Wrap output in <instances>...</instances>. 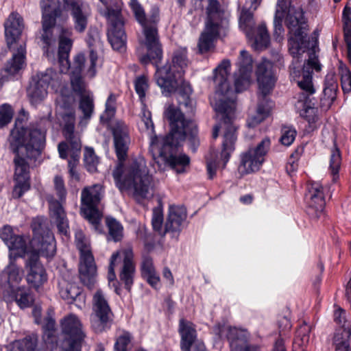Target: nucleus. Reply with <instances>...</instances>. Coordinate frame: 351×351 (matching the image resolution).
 <instances>
[{"label": "nucleus", "mask_w": 351, "mask_h": 351, "mask_svg": "<svg viewBox=\"0 0 351 351\" xmlns=\"http://www.w3.org/2000/svg\"><path fill=\"white\" fill-rule=\"evenodd\" d=\"M285 25L288 29V47L290 54L296 58L310 49H314L317 44V38L308 35L309 30L308 19L302 8L290 9L285 16Z\"/></svg>", "instance_id": "6"}, {"label": "nucleus", "mask_w": 351, "mask_h": 351, "mask_svg": "<svg viewBox=\"0 0 351 351\" xmlns=\"http://www.w3.org/2000/svg\"><path fill=\"white\" fill-rule=\"evenodd\" d=\"M311 327L308 325L305 322H303L295 332V337L293 340V348L297 346L302 348L308 343L309 341V334L311 332Z\"/></svg>", "instance_id": "44"}, {"label": "nucleus", "mask_w": 351, "mask_h": 351, "mask_svg": "<svg viewBox=\"0 0 351 351\" xmlns=\"http://www.w3.org/2000/svg\"><path fill=\"white\" fill-rule=\"evenodd\" d=\"M305 200L306 213L311 220L317 221L324 215L325 189L320 183L313 182L308 184Z\"/></svg>", "instance_id": "14"}, {"label": "nucleus", "mask_w": 351, "mask_h": 351, "mask_svg": "<svg viewBox=\"0 0 351 351\" xmlns=\"http://www.w3.org/2000/svg\"><path fill=\"white\" fill-rule=\"evenodd\" d=\"M49 208L50 217L57 227L58 234L65 237L69 236V219L60 202L58 200L50 202Z\"/></svg>", "instance_id": "21"}, {"label": "nucleus", "mask_w": 351, "mask_h": 351, "mask_svg": "<svg viewBox=\"0 0 351 351\" xmlns=\"http://www.w3.org/2000/svg\"><path fill=\"white\" fill-rule=\"evenodd\" d=\"M52 69H47L45 73L37 74L32 77V82L27 89V94L32 103L42 101L47 95V88L53 81Z\"/></svg>", "instance_id": "17"}, {"label": "nucleus", "mask_w": 351, "mask_h": 351, "mask_svg": "<svg viewBox=\"0 0 351 351\" xmlns=\"http://www.w3.org/2000/svg\"><path fill=\"white\" fill-rule=\"evenodd\" d=\"M342 163L341 152L337 141H333V147L330 149L328 170L332 176V180L336 182L339 178V171Z\"/></svg>", "instance_id": "35"}, {"label": "nucleus", "mask_w": 351, "mask_h": 351, "mask_svg": "<svg viewBox=\"0 0 351 351\" xmlns=\"http://www.w3.org/2000/svg\"><path fill=\"white\" fill-rule=\"evenodd\" d=\"M172 64L167 62L164 66L160 67L159 64H152L156 68L155 80L156 84L162 89V93L169 95L174 93L178 85V78L184 73L183 69L188 65V49L186 47H179L173 51Z\"/></svg>", "instance_id": "7"}, {"label": "nucleus", "mask_w": 351, "mask_h": 351, "mask_svg": "<svg viewBox=\"0 0 351 351\" xmlns=\"http://www.w3.org/2000/svg\"><path fill=\"white\" fill-rule=\"evenodd\" d=\"M62 298L68 303H73L78 297L81 296L82 290L75 285H68L64 289L60 292Z\"/></svg>", "instance_id": "54"}, {"label": "nucleus", "mask_w": 351, "mask_h": 351, "mask_svg": "<svg viewBox=\"0 0 351 351\" xmlns=\"http://www.w3.org/2000/svg\"><path fill=\"white\" fill-rule=\"evenodd\" d=\"M279 337L276 339L271 351H287L284 339L281 337L285 335L286 331H289L291 328V324L289 319L283 317L278 322Z\"/></svg>", "instance_id": "41"}, {"label": "nucleus", "mask_w": 351, "mask_h": 351, "mask_svg": "<svg viewBox=\"0 0 351 351\" xmlns=\"http://www.w3.org/2000/svg\"><path fill=\"white\" fill-rule=\"evenodd\" d=\"M230 66V61L225 59L214 70L215 80L218 84L217 91L220 93L224 98H227L226 96L231 90L230 85L227 80Z\"/></svg>", "instance_id": "27"}, {"label": "nucleus", "mask_w": 351, "mask_h": 351, "mask_svg": "<svg viewBox=\"0 0 351 351\" xmlns=\"http://www.w3.org/2000/svg\"><path fill=\"white\" fill-rule=\"evenodd\" d=\"M31 228L33 238V250L30 253H37L40 256L53 258L56 252V243L53 232L47 227L43 219L36 217L33 219Z\"/></svg>", "instance_id": "10"}, {"label": "nucleus", "mask_w": 351, "mask_h": 351, "mask_svg": "<svg viewBox=\"0 0 351 351\" xmlns=\"http://www.w3.org/2000/svg\"><path fill=\"white\" fill-rule=\"evenodd\" d=\"M25 49L22 45H20L17 49V53H14L12 58L9 60L5 65L3 71L5 75L3 76V78H5V80H10L23 68L25 59Z\"/></svg>", "instance_id": "30"}, {"label": "nucleus", "mask_w": 351, "mask_h": 351, "mask_svg": "<svg viewBox=\"0 0 351 351\" xmlns=\"http://www.w3.org/2000/svg\"><path fill=\"white\" fill-rule=\"evenodd\" d=\"M84 162L86 170L90 173L97 171V166L99 164V158L96 156L93 147H86L84 153Z\"/></svg>", "instance_id": "49"}, {"label": "nucleus", "mask_w": 351, "mask_h": 351, "mask_svg": "<svg viewBox=\"0 0 351 351\" xmlns=\"http://www.w3.org/2000/svg\"><path fill=\"white\" fill-rule=\"evenodd\" d=\"M186 217V208L184 206H171L165 225V234L171 232L178 236L184 228Z\"/></svg>", "instance_id": "20"}, {"label": "nucleus", "mask_w": 351, "mask_h": 351, "mask_svg": "<svg viewBox=\"0 0 351 351\" xmlns=\"http://www.w3.org/2000/svg\"><path fill=\"white\" fill-rule=\"evenodd\" d=\"M27 282L35 289H38L47 281L46 269L37 253H30L25 265Z\"/></svg>", "instance_id": "15"}, {"label": "nucleus", "mask_w": 351, "mask_h": 351, "mask_svg": "<svg viewBox=\"0 0 351 351\" xmlns=\"http://www.w3.org/2000/svg\"><path fill=\"white\" fill-rule=\"evenodd\" d=\"M104 195V189L100 184L85 186L81 192L82 208L98 206Z\"/></svg>", "instance_id": "25"}, {"label": "nucleus", "mask_w": 351, "mask_h": 351, "mask_svg": "<svg viewBox=\"0 0 351 351\" xmlns=\"http://www.w3.org/2000/svg\"><path fill=\"white\" fill-rule=\"evenodd\" d=\"M73 23V29L78 34H83L88 24V14L84 10L71 15Z\"/></svg>", "instance_id": "46"}, {"label": "nucleus", "mask_w": 351, "mask_h": 351, "mask_svg": "<svg viewBox=\"0 0 351 351\" xmlns=\"http://www.w3.org/2000/svg\"><path fill=\"white\" fill-rule=\"evenodd\" d=\"M252 9L243 8L239 18L240 26L243 29L247 37L252 38L255 31L254 14Z\"/></svg>", "instance_id": "38"}, {"label": "nucleus", "mask_w": 351, "mask_h": 351, "mask_svg": "<svg viewBox=\"0 0 351 351\" xmlns=\"http://www.w3.org/2000/svg\"><path fill=\"white\" fill-rule=\"evenodd\" d=\"M38 337L36 334L26 335L22 339L15 341L10 351H40L38 348Z\"/></svg>", "instance_id": "36"}, {"label": "nucleus", "mask_w": 351, "mask_h": 351, "mask_svg": "<svg viewBox=\"0 0 351 351\" xmlns=\"http://www.w3.org/2000/svg\"><path fill=\"white\" fill-rule=\"evenodd\" d=\"M59 0H40V7L42 12V33L40 40L44 53L48 54L54 45L56 38L53 29L56 19L62 14V10L59 5Z\"/></svg>", "instance_id": "9"}, {"label": "nucleus", "mask_w": 351, "mask_h": 351, "mask_svg": "<svg viewBox=\"0 0 351 351\" xmlns=\"http://www.w3.org/2000/svg\"><path fill=\"white\" fill-rule=\"evenodd\" d=\"M256 75L262 98L258 104L257 117H254L253 121L256 124H258L270 114L273 102L267 97L273 91L277 78L272 64L267 60L263 61L257 65Z\"/></svg>", "instance_id": "8"}, {"label": "nucleus", "mask_w": 351, "mask_h": 351, "mask_svg": "<svg viewBox=\"0 0 351 351\" xmlns=\"http://www.w3.org/2000/svg\"><path fill=\"white\" fill-rule=\"evenodd\" d=\"M75 125L73 123H66L62 128V134L64 137L70 145L73 152H80L81 143L75 135Z\"/></svg>", "instance_id": "40"}, {"label": "nucleus", "mask_w": 351, "mask_h": 351, "mask_svg": "<svg viewBox=\"0 0 351 351\" xmlns=\"http://www.w3.org/2000/svg\"><path fill=\"white\" fill-rule=\"evenodd\" d=\"M5 245L10 252V258H23L27 254V241L23 234H17Z\"/></svg>", "instance_id": "34"}, {"label": "nucleus", "mask_w": 351, "mask_h": 351, "mask_svg": "<svg viewBox=\"0 0 351 351\" xmlns=\"http://www.w3.org/2000/svg\"><path fill=\"white\" fill-rule=\"evenodd\" d=\"M14 164L15 184L12 196L14 199H19L30 189L29 163L17 160Z\"/></svg>", "instance_id": "19"}, {"label": "nucleus", "mask_w": 351, "mask_h": 351, "mask_svg": "<svg viewBox=\"0 0 351 351\" xmlns=\"http://www.w3.org/2000/svg\"><path fill=\"white\" fill-rule=\"evenodd\" d=\"M271 146V141L269 138H264L255 148H250L255 155H256L261 160L265 162V156L268 153Z\"/></svg>", "instance_id": "60"}, {"label": "nucleus", "mask_w": 351, "mask_h": 351, "mask_svg": "<svg viewBox=\"0 0 351 351\" xmlns=\"http://www.w3.org/2000/svg\"><path fill=\"white\" fill-rule=\"evenodd\" d=\"M86 42L88 49L103 48V42L101 39V34L98 29L95 27H91L87 33Z\"/></svg>", "instance_id": "52"}, {"label": "nucleus", "mask_w": 351, "mask_h": 351, "mask_svg": "<svg viewBox=\"0 0 351 351\" xmlns=\"http://www.w3.org/2000/svg\"><path fill=\"white\" fill-rule=\"evenodd\" d=\"M165 118L169 123V134L162 138L160 143L156 135L152 137L150 146L152 148H159V157L165 163L177 173H182L184 172V168L190 164V158L186 154L177 156L179 148L185 141L187 123L184 114L180 110L173 108H169L166 112Z\"/></svg>", "instance_id": "2"}, {"label": "nucleus", "mask_w": 351, "mask_h": 351, "mask_svg": "<svg viewBox=\"0 0 351 351\" xmlns=\"http://www.w3.org/2000/svg\"><path fill=\"white\" fill-rule=\"evenodd\" d=\"M61 351H82L86 335L82 324L75 315H70L62 322Z\"/></svg>", "instance_id": "11"}, {"label": "nucleus", "mask_w": 351, "mask_h": 351, "mask_svg": "<svg viewBox=\"0 0 351 351\" xmlns=\"http://www.w3.org/2000/svg\"><path fill=\"white\" fill-rule=\"evenodd\" d=\"M215 40L216 39L202 33L197 43L198 53L202 55L209 52L212 49H214V42Z\"/></svg>", "instance_id": "58"}, {"label": "nucleus", "mask_w": 351, "mask_h": 351, "mask_svg": "<svg viewBox=\"0 0 351 351\" xmlns=\"http://www.w3.org/2000/svg\"><path fill=\"white\" fill-rule=\"evenodd\" d=\"M71 314L69 315V316ZM68 317V315H67ZM64 317L61 322L63 321ZM62 324V322H60V325ZM62 328V326H60ZM42 331H43V339L45 342L46 344L49 345L51 348H56L58 346L60 347V341L62 338V332H60V339H58V337L56 334L57 332V328H56V320L53 317H52L50 315H47L44 318L43 320V325L42 326Z\"/></svg>", "instance_id": "26"}, {"label": "nucleus", "mask_w": 351, "mask_h": 351, "mask_svg": "<svg viewBox=\"0 0 351 351\" xmlns=\"http://www.w3.org/2000/svg\"><path fill=\"white\" fill-rule=\"evenodd\" d=\"M10 296L21 309L30 307L34 303V297L31 290L26 287H17L11 289Z\"/></svg>", "instance_id": "31"}, {"label": "nucleus", "mask_w": 351, "mask_h": 351, "mask_svg": "<svg viewBox=\"0 0 351 351\" xmlns=\"http://www.w3.org/2000/svg\"><path fill=\"white\" fill-rule=\"evenodd\" d=\"M62 9L72 15L83 10V3L80 0H62Z\"/></svg>", "instance_id": "63"}, {"label": "nucleus", "mask_w": 351, "mask_h": 351, "mask_svg": "<svg viewBox=\"0 0 351 351\" xmlns=\"http://www.w3.org/2000/svg\"><path fill=\"white\" fill-rule=\"evenodd\" d=\"M270 43L269 34L265 23H261L257 28V34L254 37V45L256 48H267Z\"/></svg>", "instance_id": "47"}, {"label": "nucleus", "mask_w": 351, "mask_h": 351, "mask_svg": "<svg viewBox=\"0 0 351 351\" xmlns=\"http://www.w3.org/2000/svg\"><path fill=\"white\" fill-rule=\"evenodd\" d=\"M208 5L206 8V19H222L223 11L218 0H207Z\"/></svg>", "instance_id": "56"}, {"label": "nucleus", "mask_w": 351, "mask_h": 351, "mask_svg": "<svg viewBox=\"0 0 351 351\" xmlns=\"http://www.w3.org/2000/svg\"><path fill=\"white\" fill-rule=\"evenodd\" d=\"M93 311L96 318L91 325L94 332L100 334L110 330L114 314L101 289L97 290L93 295Z\"/></svg>", "instance_id": "13"}, {"label": "nucleus", "mask_w": 351, "mask_h": 351, "mask_svg": "<svg viewBox=\"0 0 351 351\" xmlns=\"http://www.w3.org/2000/svg\"><path fill=\"white\" fill-rule=\"evenodd\" d=\"M221 21L218 19H206V29L202 33L217 40L219 36Z\"/></svg>", "instance_id": "53"}, {"label": "nucleus", "mask_w": 351, "mask_h": 351, "mask_svg": "<svg viewBox=\"0 0 351 351\" xmlns=\"http://www.w3.org/2000/svg\"><path fill=\"white\" fill-rule=\"evenodd\" d=\"M79 109L83 114L84 119H90L94 112L95 104L93 95L89 93L82 95L79 99Z\"/></svg>", "instance_id": "45"}, {"label": "nucleus", "mask_w": 351, "mask_h": 351, "mask_svg": "<svg viewBox=\"0 0 351 351\" xmlns=\"http://www.w3.org/2000/svg\"><path fill=\"white\" fill-rule=\"evenodd\" d=\"M252 70V59L250 53L242 50L240 52L239 75L234 80V88L237 93H241L245 89V84L248 82Z\"/></svg>", "instance_id": "22"}, {"label": "nucleus", "mask_w": 351, "mask_h": 351, "mask_svg": "<svg viewBox=\"0 0 351 351\" xmlns=\"http://www.w3.org/2000/svg\"><path fill=\"white\" fill-rule=\"evenodd\" d=\"M135 265L132 261V256L126 254L123 258V263L119 274L120 280L124 284L125 289L130 292L134 284Z\"/></svg>", "instance_id": "33"}, {"label": "nucleus", "mask_w": 351, "mask_h": 351, "mask_svg": "<svg viewBox=\"0 0 351 351\" xmlns=\"http://www.w3.org/2000/svg\"><path fill=\"white\" fill-rule=\"evenodd\" d=\"M22 29V19L12 13L5 23V36L10 50L12 49V45L19 38Z\"/></svg>", "instance_id": "28"}, {"label": "nucleus", "mask_w": 351, "mask_h": 351, "mask_svg": "<svg viewBox=\"0 0 351 351\" xmlns=\"http://www.w3.org/2000/svg\"><path fill=\"white\" fill-rule=\"evenodd\" d=\"M14 110L11 105L3 104L0 106V128L8 125L12 120Z\"/></svg>", "instance_id": "59"}, {"label": "nucleus", "mask_w": 351, "mask_h": 351, "mask_svg": "<svg viewBox=\"0 0 351 351\" xmlns=\"http://www.w3.org/2000/svg\"><path fill=\"white\" fill-rule=\"evenodd\" d=\"M4 274L7 276V282L10 290L16 289L17 285L22 279L19 268L16 265L12 264L6 267Z\"/></svg>", "instance_id": "50"}, {"label": "nucleus", "mask_w": 351, "mask_h": 351, "mask_svg": "<svg viewBox=\"0 0 351 351\" xmlns=\"http://www.w3.org/2000/svg\"><path fill=\"white\" fill-rule=\"evenodd\" d=\"M264 161L261 160L250 149L240 154V163L238 166V172L241 176L248 175L258 171Z\"/></svg>", "instance_id": "24"}, {"label": "nucleus", "mask_w": 351, "mask_h": 351, "mask_svg": "<svg viewBox=\"0 0 351 351\" xmlns=\"http://www.w3.org/2000/svg\"><path fill=\"white\" fill-rule=\"evenodd\" d=\"M236 102L229 98H221L217 101L215 110L220 117L219 125L213 127V137L217 138L221 128L223 130L221 157L226 165L230 160L231 154L235 149V143L237 141L238 129L234 123Z\"/></svg>", "instance_id": "5"}, {"label": "nucleus", "mask_w": 351, "mask_h": 351, "mask_svg": "<svg viewBox=\"0 0 351 351\" xmlns=\"http://www.w3.org/2000/svg\"><path fill=\"white\" fill-rule=\"evenodd\" d=\"M296 134L297 132L293 126H285L282 128L280 141L282 145L289 146L293 143Z\"/></svg>", "instance_id": "62"}, {"label": "nucleus", "mask_w": 351, "mask_h": 351, "mask_svg": "<svg viewBox=\"0 0 351 351\" xmlns=\"http://www.w3.org/2000/svg\"><path fill=\"white\" fill-rule=\"evenodd\" d=\"M251 335L247 330L241 328H230L226 339L229 343L230 351H260V346L250 343Z\"/></svg>", "instance_id": "16"}, {"label": "nucleus", "mask_w": 351, "mask_h": 351, "mask_svg": "<svg viewBox=\"0 0 351 351\" xmlns=\"http://www.w3.org/2000/svg\"><path fill=\"white\" fill-rule=\"evenodd\" d=\"M76 247L80 252L79 272L81 282L89 289H92L95 283L97 267L94 256L88 248L86 238L82 232L75 234Z\"/></svg>", "instance_id": "12"}, {"label": "nucleus", "mask_w": 351, "mask_h": 351, "mask_svg": "<svg viewBox=\"0 0 351 351\" xmlns=\"http://www.w3.org/2000/svg\"><path fill=\"white\" fill-rule=\"evenodd\" d=\"M85 218L90 223L95 230L101 232V220L102 214L99 210L98 206L84 207L81 208Z\"/></svg>", "instance_id": "39"}, {"label": "nucleus", "mask_w": 351, "mask_h": 351, "mask_svg": "<svg viewBox=\"0 0 351 351\" xmlns=\"http://www.w3.org/2000/svg\"><path fill=\"white\" fill-rule=\"evenodd\" d=\"M331 346L334 351H351V328L344 326L336 328Z\"/></svg>", "instance_id": "29"}, {"label": "nucleus", "mask_w": 351, "mask_h": 351, "mask_svg": "<svg viewBox=\"0 0 351 351\" xmlns=\"http://www.w3.org/2000/svg\"><path fill=\"white\" fill-rule=\"evenodd\" d=\"M107 37L113 50L119 52L125 51L127 35L124 29V22L118 14H115L110 20Z\"/></svg>", "instance_id": "18"}, {"label": "nucleus", "mask_w": 351, "mask_h": 351, "mask_svg": "<svg viewBox=\"0 0 351 351\" xmlns=\"http://www.w3.org/2000/svg\"><path fill=\"white\" fill-rule=\"evenodd\" d=\"M178 90V95L177 100L179 105V108L178 110L182 111L180 108L183 107L185 108L186 112H192L193 110V100L191 98V95L192 93V88L189 84L186 83L185 82H182L180 86L177 87V89L174 91L176 92ZM172 108V106H169L167 109ZM173 108L176 109L173 107ZM165 111V114H166ZM183 114L184 113L181 112Z\"/></svg>", "instance_id": "32"}, {"label": "nucleus", "mask_w": 351, "mask_h": 351, "mask_svg": "<svg viewBox=\"0 0 351 351\" xmlns=\"http://www.w3.org/2000/svg\"><path fill=\"white\" fill-rule=\"evenodd\" d=\"M114 152L118 163L112 171L116 186L120 191L134 189L135 193L145 196L149 189V179L137 160L125 161L131 143L129 128L121 121H117L111 128Z\"/></svg>", "instance_id": "1"}, {"label": "nucleus", "mask_w": 351, "mask_h": 351, "mask_svg": "<svg viewBox=\"0 0 351 351\" xmlns=\"http://www.w3.org/2000/svg\"><path fill=\"white\" fill-rule=\"evenodd\" d=\"M302 80L298 82V86L305 91L306 95H312L315 90L312 82V71H305V67L302 68Z\"/></svg>", "instance_id": "55"}, {"label": "nucleus", "mask_w": 351, "mask_h": 351, "mask_svg": "<svg viewBox=\"0 0 351 351\" xmlns=\"http://www.w3.org/2000/svg\"><path fill=\"white\" fill-rule=\"evenodd\" d=\"M106 222L108 229L107 239L115 242L120 241L123 237V226L121 224L112 217H107Z\"/></svg>", "instance_id": "43"}, {"label": "nucleus", "mask_w": 351, "mask_h": 351, "mask_svg": "<svg viewBox=\"0 0 351 351\" xmlns=\"http://www.w3.org/2000/svg\"><path fill=\"white\" fill-rule=\"evenodd\" d=\"M46 132L37 127H25L23 119L17 118L10 131V147L14 154V162H36L45 147Z\"/></svg>", "instance_id": "3"}, {"label": "nucleus", "mask_w": 351, "mask_h": 351, "mask_svg": "<svg viewBox=\"0 0 351 351\" xmlns=\"http://www.w3.org/2000/svg\"><path fill=\"white\" fill-rule=\"evenodd\" d=\"M185 121L187 123L185 129L186 134L185 139L187 138L189 148L192 152L195 153L199 146L197 128L196 127H190L191 122L186 119Z\"/></svg>", "instance_id": "48"}, {"label": "nucleus", "mask_w": 351, "mask_h": 351, "mask_svg": "<svg viewBox=\"0 0 351 351\" xmlns=\"http://www.w3.org/2000/svg\"><path fill=\"white\" fill-rule=\"evenodd\" d=\"M133 336L128 330H123L115 339L114 351H128L130 345L132 343Z\"/></svg>", "instance_id": "51"}, {"label": "nucleus", "mask_w": 351, "mask_h": 351, "mask_svg": "<svg viewBox=\"0 0 351 351\" xmlns=\"http://www.w3.org/2000/svg\"><path fill=\"white\" fill-rule=\"evenodd\" d=\"M178 333L180 336L182 351H191V347L197 339L195 325L184 318L179 320Z\"/></svg>", "instance_id": "23"}, {"label": "nucleus", "mask_w": 351, "mask_h": 351, "mask_svg": "<svg viewBox=\"0 0 351 351\" xmlns=\"http://www.w3.org/2000/svg\"><path fill=\"white\" fill-rule=\"evenodd\" d=\"M73 40L70 38H58V58L60 63H69V54L73 47Z\"/></svg>", "instance_id": "42"}, {"label": "nucleus", "mask_w": 351, "mask_h": 351, "mask_svg": "<svg viewBox=\"0 0 351 351\" xmlns=\"http://www.w3.org/2000/svg\"><path fill=\"white\" fill-rule=\"evenodd\" d=\"M285 17L283 15L279 13H275L274 19V37L276 40L280 41L282 38V34L285 32L282 22Z\"/></svg>", "instance_id": "64"}, {"label": "nucleus", "mask_w": 351, "mask_h": 351, "mask_svg": "<svg viewBox=\"0 0 351 351\" xmlns=\"http://www.w3.org/2000/svg\"><path fill=\"white\" fill-rule=\"evenodd\" d=\"M163 221L164 217L162 207H155L153 209L152 219V225L153 230L156 232H160V231L162 230Z\"/></svg>", "instance_id": "61"}, {"label": "nucleus", "mask_w": 351, "mask_h": 351, "mask_svg": "<svg viewBox=\"0 0 351 351\" xmlns=\"http://www.w3.org/2000/svg\"><path fill=\"white\" fill-rule=\"evenodd\" d=\"M149 88L148 78L146 75H142L137 77L134 80V89L138 95L139 99L143 101L146 95V91Z\"/></svg>", "instance_id": "57"}, {"label": "nucleus", "mask_w": 351, "mask_h": 351, "mask_svg": "<svg viewBox=\"0 0 351 351\" xmlns=\"http://www.w3.org/2000/svg\"><path fill=\"white\" fill-rule=\"evenodd\" d=\"M131 9L136 21L141 25L145 36V46L147 49L145 54L140 58L142 64H157L163 58L162 44L160 41L158 23L160 21L159 9L152 8L148 16L137 0H131Z\"/></svg>", "instance_id": "4"}, {"label": "nucleus", "mask_w": 351, "mask_h": 351, "mask_svg": "<svg viewBox=\"0 0 351 351\" xmlns=\"http://www.w3.org/2000/svg\"><path fill=\"white\" fill-rule=\"evenodd\" d=\"M337 88V82L333 77L326 76L323 90V97L321 98V101L323 105L327 103L326 104L328 107H330L336 99Z\"/></svg>", "instance_id": "37"}]
</instances>
